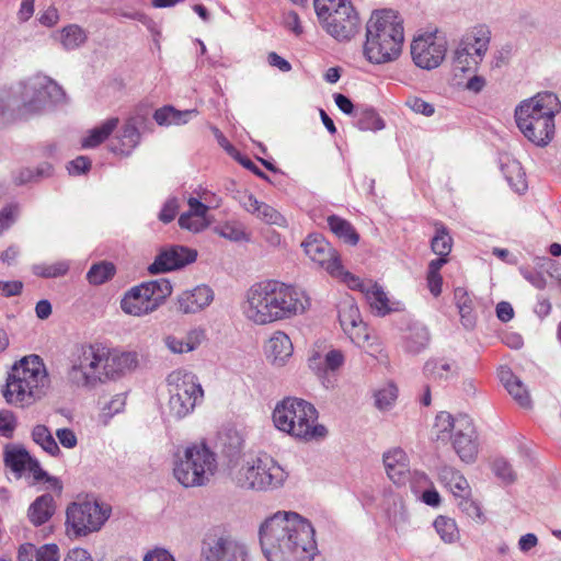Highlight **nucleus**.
Masks as SVG:
<instances>
[{"label": "nucleus", "instance_id": "nucleus-1", "mask_svg": "<svg viewBox=\"0 0 561 561\" xmlns=\"http://www.w3.org/2000/svg\"><path fill=\"white\" fill-rule=\"evenodd\" d=\"M259 536L268 561H312L317 553L314 529L296 512L278 511L267 517Z\"/></svg>", "mask_w": 561, "mask_h": 561}, {"label": "nucleus", "instance_id": "nucleus-2", "mask_svg": "<svg viewBox=\"0 0 561 561\" xmlns=\"http://www.w3.org/2000/svg\"><path fill=\"white\" fill-rule=\"evenodd\" d=\"M138 365L135 352L110 347L102 343L81 344L69 358L68 381L83 389L116 381Z\"/></svg>", "mask_w": 561, "mask_h": 561}, {"label": "nucleus", "instance_id": "nucleus-3", "mask_svg": "<svg viewBox=\"0 0 561 561\" xmlns=\"http://www.w3.org/2000/svg\"><path fill=\"white\" fill-rule=\"evenodd\" d=\"M308 305L299 288L275 279L251 285L241 304V312L254 325H267L302 313Z\"/></svg>", "mask_w": 561, "mask_h": 561}, {"label": "nucleus", "instance_id": "nucleus-4", "mask_svg": "<svg viewBox=\"0 0 561 561\" xmlns=\"http://www.w3.org/2000/svg\"><path fill=\"white\" fill-rule=\"evenodd\" d=\"M49 388L50 378L43 359L28 355L12 365L1 393L9 405L28 409L39 402Z\"/></svg>", "mask_w": 561, "mask_h": 561}, {"label": "nucleus", "instance_id": "nucleus-5", "mask_svg": "<svg viewBox=\"0 0 561 561\" xmlns=\"http://www.w3.org/2000/svg\"><path fill=\"white\" fill-rule=\"evenodd\" d=\"M403 42V20L398 12L383 9L371 13L364 45V55L370 62L385 64L397 59Z\"/></svg>", "mask_w": 561, "mask_h": 561}, {"label": "nucleus", "instance_id": "nucleus-6", "mask_svg": "<svg viewBox=\"0 0 561 561\" xmlns=\"http://www.w3.org/2000/svg\"><path fill=\"white\" fill-rule=\"evenodd\" d=\"M272 422L277 431L302 443L320 442L328 435V428L319 423L316 407L296 397L284 398L275 404Z\"/></svg>", "mask_w": 561, "mask_h": 561}, {"label": "nucleus", "instance_id": "nucleus-7", "mask_svg": "<svg viewBox=\"0 0 561 561\" xmlns=\"http://www.w3.org/2000/svg\"><path fill=\"white\" fill-rule=\"evenodd\" d=\"M560 111L561 103L554 93L539 92L516 106V125L530 142L545 147L553 138L554 117Z\"/></svg>", "mask_w": 561, "mask_h": 561}, {"label": "nucleus", "instance_id": "nucleus-8", "mask_svg": "<svg viewBox=\"0 0 561 561\" xmlns=\"http://www.w3.org/2000/svg\"><path fill=\"white\" fill-rule=\"evenodd\" d=\"M231 480L241 489L253 491H273L282 488L287 471L268 454L243 455L229 467Z\"/></svg>", "mask_w": 561, "mask_h": 561}, {"label": "nucleus", "instance_id": "nucleus-9", "mask_svg": "<svg viewBox=\"0 0 561 561\" xmlns=\"http://www.w3.org/2000/svg\"><path fill=\"white\" fill-rule=\"evenodd\" d=\"M432 433L436 442H449L463 463L470 465L477 461L480 451L479 435L473 420L468 415L453 416L442 411L435 417Z\"/></svg>", "mask_w": 561, "mask_h": 561}, {"label": "nucleus", "instance_id": "nucleus-10", "mask_svg": "<svg viewBox=\"0 0 561 561\" xmlns=\"http://www.w3.org/2000/svg\"><path fill=\"white\" fill-rule=\"evenodd\" d=\"M322 28L337 42H350L360 30V18L351 0H313Z\"/></svg>", "mask_w": 561, "mask_h": 561}, {"label": "nucleus", "instance_id": "nucleus-11", "mask_svg": "<svg viewBox=\"0 0 561 561\" xmlns=\"http://www.w3.org/2000/svg\"><path fill=\"white\" fill-rule=\"evenodd\" d=\"M216 470V455L204 444H194L178 455L173 473L182 485L188 488L206 484Z\"/></svg>", "mask_w": 561, "mask_h": 561}, {"label": "nucleus", "instance_id": "nucleus-12", "mask_svg": "<svg viewBox=\"0 0 561 561\" xmlns=\"http://www.w3.org/2000/svg\"><path fill=\"white\" fill-rule=\"evenodd\" d=\"M170 414L178 419L190 415L203 401L204 390L195 374L176 369L167 377Z\"/></svg>", "mask_w": 561, "mask_h": 561}, {"label": "nucleus", "instance_id": "nucleus-13", "mask_svg": "<svg viewBox=\"0 0 561 561\" xmlns=\"http://www.w3.org/2000/svg\"><path fill=\"white\" fill-rule=\"evenodd\" d=\"M172 290V285L167 278L144 282L124 294L121 309L133 317L150 314L164 304Z\"/></svg>", "mask_w": 561, "mask_h": 561}, {"label": "nucleus", "instance_id": "nucleus-14", "mask_svg": "<svg viewBox=\"0 0 561 561\" xmlns=\"http://www.w3.org/2000/svg\"><path fill=\"white\" fill-rule=\"evenodd\" d=\"M491 42V31L484 24L468 28L460 37L451 56L456 70L462 72L476 70L485 57Z\"/></svg>", "mask_w": 561, "mask_h": 561}, {"label": "nucleus", "instance_id": "nucleus-15", "mask_svg": "<svg viewBox=\"0 0 561 561\" xmlns=\"http://www.w3.org/2000/svg\"><path fill=\"white\" fill-rule=\"evenodd\" d=\"M110 514L111 507L96 500L85 499L73 502L66 511L67 531L76 537L98 531L108 519Z\"/></svg>", "mask_w": 561, "mask_h": 561}, {"label": "nucleus", "instance_id": "nucleus-16", "mask_svg": "<svg viewBox=\"0 0 561 561\" xmlns=\"http://www.w3.org/2000/svg\"><path fill=\"white\" fill-rule=\"evenodd\" d=\"M20 106L24 113L33 114L51 103L60 102L65 93L60 85L44 75H35L21 83Z\"/></svg>", "mask_w": 561, "mask_h": 561}, {"label": "nucleus", "instance_id": "nucleus-17", "mask_svg": "<svg viewBox=\"0 0 561 561\" xmlns=\"http://www.w3.org/2000/svg\"><path fill=\"white\" fill-rule=\"evenodd\" d=\"M446 53L447 39L437 31L420 34L411 44L413 62L421 69L437 68L444 61Z\"/></svg>", "mask_w": 561, "mask_h": 561}, {"label": "nucleus", "instance_id": "nucleus-18", "mask_svg": "<svg viewBox=\"0 0 561 561\" xmlns=\"http://www.w3.org/2000/svg\"><path fill=\"white\" fill-rule=\"evenodd\" d=\"M439 482L453 494L458 507L470 518L482 520L480 505L471 497V488L466 477L450 466H444L438 472Z\"/></svg>", "mask_w": 561, "mask_h": 561}, {"label": "nucleus", "instance_id": "nucleus-19", "mask_svg": "<svg viewBox=\"0 0 561 561\" xmlns=\"http://www.w3.org/2000/svg\"><path fill=\"white\" fill-rule=\"evenodd\" d=\"M306 255L318 266L328 272L332 277L346 282L350 272L344 271L337 251L321 236L309 234L301 243Z\"/></svg>", "mask_w": 561, "mask_h": 561}, {"label": "nucleus", "instance_id": "nucleus-20", "mask_svg": "<svg viewBox=\"0 0 561 561\" xmlns=\"http://www.w3.org/2000/svg\"><path fill=\"white\" fill-rule=\"evenodd\" d=\"M345 360L344 351L325 341H317L309 350L307 357L309 369L321 379L342 369Z\"/></svg>", "mask_w": 561, "mask_h": 561}, {"label": "nucleus", "instance_id": "nucleus-21", "mask_svg": "<svg viewBox=\"0 0 561 561\" xmlns=\"http://www.w3.org/2000/svg\"><path fill=\"white\" fill-rule=\"evenodd\" d=\"M202 557L204 561H251L248 547L229 536L206 538Z\"/></svg>", "mask_w": 561, "mask_h": 561}, {"label": "nucleus", "instance_id": "nucleus-22", "mask_svg": "<svg viewBox=\"0 0 561 561\" xmlns=\"http://www.w3.org/2000/svg\"><path fill=\"white\" fill-rule=\"evenodd\" d=\"M4 462L19 478L23 477L33 482L43 480L46 474L39 462L22 447H7Z\"/></svg>", "mask_w": 561, "mask_h": 561}, {"label": "nucleus", "instance_id": "nucleus-23", "mask_svg": "<svg viewBox=\"0 0 561 561\" xmlns=\"http://www.w3.org/2000/svg\"><path fill=\"white\" fill-rule=\"evenodd\" d=\"M345 284L352 289L360 290L373 312L378 316H385L396 310L394 304L390 301L383 288L371 280H362L353 274L346 275Z\"/></svg>", "mask_w": 561, "mask_h": 561}, {"label": "nucleus", "instance_id": "nucleus-24", "mask_svg": "<svg viewBox=\"0 0 561 561\" xmlns=\"http://www.w3.org/2000/svg\"><path fill=\"white\" fill-rule=\"evenodd\" d=\"M263 352L268 364L273 367L282 368L293 357L294 344L286 332L276 330L264 342Z\"/></svg>", "mask_w": 561, "mask_h": 561}, {"label": "nucleus", "instance_id": "nucleus-25", "mask_svg": "<svg viewBox=\"0 0 561 561\" xmlns=\"http://www.w3.org/2000/svg\"><path fill=\"white\" fill-rule=\"evenodd\" d=\"M196 257L197 252L195 250L182 245H174L161 251L154 262L149 265L148 271L151 274H157L176 270L193 263Z\"/></svg>", "mask_w": 561, "mask_h": 561}, {"label": "nucleus", "instance_id": "nucleus-26", "mask_svg": "<svg viewBox=\"0 0 561 561\" xmlns=\"http://www.w3.org/2000/svg\"><path fill=\"white\" fill-rule=\"evenodd\" d=\"M140 140L141 134L138 129L137 118L128 117L111 139L108 149L114 154L128 157L140 144Z\"/></svg>", "mask_w": 561, "mask_h": 561}, {"label": "nucleus", "instance_id": "nucleus-27", "mask_svg": "<svg viewBox=\"0 0 561 561\" xmlns=\"http://www.w3.org/2000/svg\"><path fill=\"white\" fill-rule=\"evenodd\" d=\"M239 203L245 211L255 216L266 225H274L277 227L287 226L286 218L277 209L266 203L257 201L254 195L248 192L240 194Z\"/></svg>", "mask_w": 561, "mask_h": 561}, {"label": "nucleus", "instance_id": "nucleus-28", "mask_svg": "<svg viewBox=\"0 0 561 561\" xmlns=\"http://www.w3.org/2000/svg\"><path fill=\"white\" fill-rule=\"evenodd\" d=\"M382 462L387 477L398 485L404 484L410 477V460L407 453L399 447L383 453Z\"/></svg>", "mask_w": 561, "mask_h": 561}, {"label": "nucleus", "instance_id": "nucleus-29", "mask_svg": "<svg viewBox=\"0 0 561 561\" xmlns=\"http://www.w3.org/2000/svg\"><path fill=\"white\" fill-rule=\"evenodd\" d=\"M206 341V331L203 328H194L185 335L168 334L163 337L165 347L172 354H185L196 351Z\"/></svg>", "mask_w": 561, "mask_h": 561}, {"label": "nucleus", "instance_id": "nucleus-30", "mask_svg": "<svg viewBox=\"0 0 561 561\" xmlns=\"http://www.w3.org/2000/svg\"><path fill=\"white\" fill-rule=\"evenodd\" d=\"M343 332L348 336L354 345L366 351L370 355L380 351L379 342L374 332L362 320L351 321L350 324L342 327Z\"/></svg>", "mask_w": 561, "mask_h": 561}, {"label": "nucleus", "instance_id": "nucleus-31", "mask_svg": "<svg viewBox=\"0 0 561 561\" xmlns=\"http://www.w3.org/2000/svg\"><path fill=\"white\" fill-rule=\"evenodd\" d=\"M213 300V289L206 285H199L181 293L178 297V305L183 313H196L208 307Z\"/></svg>", "mask_w": 561, "mask_h": 561}, {"label": "nucleus", "instance_id": "nucleus-32", "mask_svg": "<svg viewBox=\"0 0 561 561\" xmlns=\"http://www.w3.org/2000/svg\"><path fill=\"white\" fill-rule=\"evenodd\" d=\"M499 378L511 397L522 408H529L531 405L530 394L526 386L508 367L503 366L499 369Z\"/></svg>", "mask_w": 561, "mask_h": 561}, {"label": "nucleus", "instance_id": "nucleus-33", "mask_svg": "<svg viewBox=\"0 0 561 561\" xmlns=\"http://www.w3.org/2000/svg\"><path fill=\"white\" fill-rule=\"evenodd\" d=\"M55 513V502L51 494L38 496L28 507L27 517L35 527L47 523Z\"/></svg>", "mask_w": 561, "mask_h": 561}, {"label": "nucleus", "instance_id": "nucleus-34", "mask_svg": "<svg viewBox=\"0 0 561 561\" xmlns=\"http://www.w3.org/2000/svg\"><path fill=\"white\" fill-rule=\"evenodd\" d=\"M430 344L428 330L422 324L411 325L403 336V347L407 353L416 355Z\"/></svg>", "mask_w": 561, "mask_h": 561}, {"label": "nucleus", "instance_id": "nucleus-35", "mask_svg": "<svg viewBox=\"0 0 561 561\" xmlns=\"http://www.w3.org/2000/svg\"><path fill=\"white\" fill-rule=\"evenodd\" d=\"M425 375L435 381H447L458 374V366L454 360L444 358L430 359L424 366Z\"/></svg>", "mask_w": 561, "mask_h": 561}, {"label": "nucleus", "instance_id": "nucleus-36", "mask_svg": "<svg viewBox=\"0 0 561 561\" xmlns=\"http://www.w3.org/2000/svg\"><path fill=\"white\" fill-rule=\"evenodd\" d=\"M118 123V117H110L105 119L99 126L88 131L87 136L81 141V146L85 149L98 147L117 128Z\"/></svg>", "mask_w": 561, "mask_h": 561}, {"label": "nucleus", "instance_id": "nucleus-37", "mask_svg": "<svg viewBox=\"0 0 561 561\" xmlns=\"http://www.w3.org/2000/svg\"><path fill=\"white\" fill-rule=\"evenodd\" d=\"M197 115L196 110L179 111L173 106L158 108L153 118L160 126L183 125Z\"/></svg>", "mask_w": 561, "mask_h": 561}, {"label": "nucleus", "instance_id": "nucleus-38", "mask_svg": "<svg viewBox=\"0 0 561 561\" xmlns=\"http://www.w3.org/2000/svg\"><path fill=\"white\" fill-rule=\"evenodd\" d=\"M31 436L33 442L45 453L53 457H59L61 450L53 436L50 430L44 424H37L32 428Z\"/></svg>", "mask_w": 561, "mask_h": 561}, {"label": "nucleus", "instance_id": "nucleus-39", "mask_svg": "<svg viewBox=\"0 0 561 561\" xmlns=\"http://www.w3.org/2000/svg\"><path fill=\"white\" fill-rule=\"evenodd\" d=\"M455 302L458 308L461 323L466 329H472L476 323V316L473 313L472 299L467 290L462 287H457L454 291Z\"/></svg>", "mask_w": 561, "mask_h": 561}, {"label": "nucleus", "instance_id": "nucleus-40", "mask_svg": "<svg viewBox=\"0 0 561 561\" xmlns=\"http://www.w3.org/2000/svg\"><path fill=\"white\" fill-rule=\"evenodd\" d=\"M328 225L330 230L345 243L355 245L359 241V236L354 227L347 220L332 215L328 217Z\"/></svg>", "mask_w": 561, "mask_h": 561}, {"label": "nucleus", "instance_id": "nucleus-41", "mask_svg": "<svg viewBox=\"0 0 561 561\" xmlns=\"http://www.w3.org/2000/svg\"><path fill=\"white\" fill-rule=\"evenodd\" d=\"M58 41L65 49L72 50L87 41V34L79 25L70 24L58 33Z\"/></svg>", "mask_w": 561, "mask_h": 561}, {"label": "nucleus", "instance_id": "nucleus-42", "mask_svg": "<svg viewBox=\"0 0 561 561\" xmlns=\"http://www.w3.org/2000/svg\"><path fill=\"white\" fill-rule=\"evenodd\" d=\"M214 232L219 237L231 242L248 241L249 234L247 233L243 225L238 221H226L214 227Z\"/></svg>", "mask_w": 561, "mask_h": 561}, {"label": "nucleus", "instance_id": "nucleus-43", "mask_svg": "<svg viewBox=\"0 0 561 561\" xmlns=\"http://www.w3.org/2000/svg\"><path fill=\"white\" fill-rule=\"evenodd\" d=\"M116 273V267L113 263L102 261L93 264L87 273V279L91 285H102L110 279Z\"/></svg>", "mask_w": 561, "mask_h": 561}, {"label": "nucleus", "instance_id": "nucleus-44", "mask_svg": "<svg viewBox=\"0 0 561 561\" xmlns=\"http://www.w3.org/2000/svg\"><path fill=\"white\" fill-rule=\"evenodd\" d=\"M435 227V236L431 241L432 251L439 257L447 259L453 248V238L445 226L437 224Z\"/></svg>", "mask_w": 561, "mask_h": 561}, {"label": "nucleus", "instance_id": "nucleus-45", "mask_svg": "<svg viewBox=\"0 0 561 561\" xmlns=\"http://www.w3.org/2000/svg\"><path fill=\"white\" fill-rule=\"evenodd\" d=\"M447 262V259L438 257L428 263L426 282L431 294L435 297L442 293L443 277L439 272Z\"/></svg>", "mask_w": 561, "mask_h": 561}, {"label": "nucleus", "instance_id": "nucleus-46", "mask_svg": "<svg viewBox=\"0 0 561 561\" xmlns=\"http://www.w3.org/2000/svg\"><path fill=\"white\" fill-rule=\"evenodd\" d=\"M434 528L445 543H454L459 538V529L453 518L438 516L434 520Z\"/></svg>", "mask_w": 561, "mask_h": 561}, {"label": "nucleus", "instance_id": "nucleus-47", "mask_svg": "<svg viewBox=\"0 0 561 561\" xmlns=\"http://www.w3.org/2000/svg\"><path fill=\"white\" fill-rule=\"evenodd\" d=\"M356 126L360 130H380L385 127L383 121L373 108H364L355 114Z\"/></svg>", "mask_w": 561, "mask_h": 561}, {"label": "nucleus", "instance_id": "nucleus-48", "mask_svg": "<svg viewBox=\"0 0 561 561\" xmlns=\"http://www.w3.org/2000/svg\"><path fill=\"white\" fill-rule=\"evenodd\" d=\"M502 171L508 182V184L516 191L523 192L526 190V183L524 179V172L519 162L512 160L502 167Z\"/></svg>", "mask_w": 561, "mask_h": 561}, {"label": "nucleus", "instance_id": "nucleus-49", "mask_svg": "<svg viewBox=\"0 0 561 561\" xmlns=\"http://www.w3.org/2000/svg\"><path fill=\"white\" fill-rule=\"evenodd\" d=\"M69 271V263L67 261H59L55 263H43L33 266V273L39 277L54 278L64 276Z\"/></svg>", "mask_w": 561, "mask_h": 561}, {"label": "nucleus", "instance_id": "nucleus-50", "mask_svg": "<svg viewBox=\"0 0 561 561\" xmlns=\"http://www.w3.org/2000/svg\"><path fill=\"white\" fill-rule=\"evenodd\" d=\"M398 398V388L393 383H387L375 392L376 407L379 410H389Z\"/></svg>", "mask_w": 561, "mask_h": 561}, {"label": "nucleus", "instance_id": "nucleus-51", "mask_svg": "<svg viewBox=\"0 0 561 561\" xmlns=\"http://www.w3.org/2000/svg\"><path fill=\"white\" fill-rule=\"evenodd\" d=\"M359 309L353 299L347 298L339 305V320L341 328L351 323V321L359 320Z\"/></svg>", "mask_w": 561, "mask_h": 561}, {"label": "nucleus", "instance_id": "nucleus-52", "mask_svg": "<svg viewBox=\"0 0 561 561\" xmlns=\"http://www.w3.org/2000/svg\"><path fill=\"white\" fill-rule=\"evenodd\" d=\"M179 225L182 229H186L192 232H199L208 226V221L206 218L195 217L186 211L180 216Z\"/></svg>", "mask_w": 561, "mask_h": 561}, {"label": "nucleus", "instance_id": "nucleus-53", "mask_svg": "<svg viewBox=\"0 0 561 561\" xmlns=\"http://www.w3.org/2000/svg\"><path fill=\"white\" fill-rule=\"evenodd\" d=\"M492 470L505 483H512L516 478L512 466L503 458L493 461Z\"/></svg>", "mask_w": 561, "mask_h": 561}, {"label": "nucleus", "instance_id": "nucleus-54", "mask_svg": "<svg viewBox=\"0 0 561 561\" xmlns=\"http://www.w3.org/2000/svg\"><path fill=\"white\" fill-rule=\"evenodd\" d=\"M20 209L18 205H7L0 210V234L8 230L18 219Z\"/></svg>", "mask_w": 561, "mask_h": 561}, {"label": "nucleus", "instance_id": "nucleus-55", "mask_svg": "<svg viewBox=\"0 0 561 561\" xmlns=\"http://www.w3.org/2000/svg\"><path fill=\"white\" fill-rule=\"evenodd\" d=\"M405 105L416 114L432 116L435 112L434 105L424 101L419 96H410L405 101Z\"/></svg>", "mask_w": 561, "mask_h": 561}, {"label": "nucleus", "instance_id": "nucleus-56", "mask_svg": "<svg viewBox=\"0 0 561 561\" xmlns=\"http://www.w3.org/2000/svg\"><path fill=\"white\" fill-rule=\"evenodd\" d=\"M391 525L394 528L396 533L399 535H403L409 531L411 523L410 515L403 507L400 508L399 512L394 513L391 517Z\"/></svg>", "mask_w": 561, "mask_h": 561}, {"label": "nucleus", "instance_id": "nucleus-57", "mask_svg": "<svg viewBox=\"0 0 561 561\" xmlns=\"http://www.w3.org/2000/svg\"><path fill=\"white\" fill-rule=\"evenodd\" d=\"M16 425V420L13 412L9 410L0 411V435L3 437H11Z\"/></svg>", "mask_w": 561, "mask_h": 561}, {"label": "nucleus", "instance_id": "nucleus-58", "mask_svg": "<svg viewBox=\"0 0 561 561\" xmlns=\"http://www.w3.org/2000/svg\"><path fill=\"white\" fill-rule=\"evenodd\" d=\"M59 444L67 449H73L78 445V437L73 430L68 427L57 428L55 432Z\"/></svg>", "mask_w": 561, "mask_h": 561}, {"label": "nucleus", "instance_id": "nucleus-59", "mask_svg": "<svg viewBox=\"0 0 561 561\" xmlns=\"http://www.w3.org/2000/svg\"><path fill=\"white\" fill-rule=\"evenodd\" d=\"M38 561H59L60 552L56 543H46L36 548Z\"/></svg>", "mask_w": 561, "mask_h": 561}, {"label": "nucleus", "instance_id": "nucleus-60", "mask_svg": "<svg viewBox=\"0 0 561 561\" xmlns=\"http://www.w3.org/2000/svg\"><path fill=\"white\" fill-rule=\"evenodd\" d=\"M142 561H176L174 556L165 548L154 547L148 550Z\"/></svg>", "mask_w": 561, "mask_h": 561}, {"label": "nucleus", "instance_id": "nucleus-61", "mask_svg": "<svg viewBox=\"0 0 561 561\" xmlns=\"http://www.w3.org/2000/svg\"><path fill=\"white\" fill-rule=\"evenodd\" d=\"M178 210H179V203H178L176 198H170L164 203L161 211L159 213V219L162 222L168 224L175 218Z\"/></svg>", "mask_w": 561, "mask_h": 561}, {"label": "nucleus", "instance_id": "nucleus-62", "mask_svg": "<svg viewBox=\"0 0 561 561\" xmlns=\"http://www.w3.org/2000/svg\"><path fill=\"white\" fill-rule=\"evenodd\" d=\"M91 167V161L84 157L80 156L77 157L75 160L70 161L68 163V171L70 174H81L87 172Z\"/></svg>", "mask_w": 561, "mask_h": 561}, {"label": "nucleus", "instance_id": "nucleus-63", "mask_svg": "<svg viewBox=\"0 0 561 561\" xmlns=\"http://www.w3.org/2000/svg\"><path fill=\"white\" fill-rule=\"evenodd\" d=\"M519 271L524 278L528 280L537 289H543L546 287L547 280L542 273L531 272L523 267Z\"/></svg>", "mask_w": 561, "mask_h": 561}, {"label": "nucleus", "instance_id": "nucleus-64", "mask_svg": "<svg viewBox=\"0 0 561 561\" xmlns=\"http://www.w3.org/2000/svg\"><path fill=\"white\" fill-rule=\"evenodd\" d=\"M18 561H38L36 547L33 543H24L19 548Z\"/></svg>", "mask_w": 561, "mask_h": 561}]
</instances>
